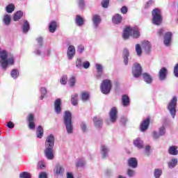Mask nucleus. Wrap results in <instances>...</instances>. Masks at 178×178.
Masks as SVG:
<instances>
[{
  "label": "nucleus",
  "instance_id": "obj_41",
  "mask_svg": "<svg viewBox=\"0 0 178 178\" xmlns=\"http://www.w3.org/2000/svg\"><path fill=\"white\" fill-rule=\"evenodd\" d=\"M15 11V4L10 3L6 7V12L7 13H13Z\"/></svg>",
  "mask_w": 178,
  "mask_h": 178
},
{
  "label": "nucleus",
  "instance_id": "obj_17",
  "mask_svg": "<svg viewBox=\"0 0 178 178\" xmlns=\"http://www.w3.org/2000/svg\"><path fill=\"white\" fill-rule=\"evenodd\" d=\"M95 67L97 72V74H96V78L101 79V76H102V73H104V66H102V64L96 63Z\"/></svg>",
  "mask_w": 178,
  "mask_h": 178
},
{
  "label": "nucleus",
  "instance_id": "obj_31",
  "mask_svg": "<svg viewBox=\"0 0 178 178\" xmlns=\"http://www.w3.org/2000/svg\"><path fill=\"white\" fill-rule=\"evenodd\" d=\"M178 160L177 159L172 158L168 163V165L169 169H173L177 166Z\"/></svg>",
  "mask_w": 178,
  "mask_h": 178
},
{
  "label": "nucleus",
  "instance_id": "obj_47",
  "mask_svg": "<svg viewBox=\"0 0 178 178\" xmlns=\"http://www.w3.org/2000/svg\"><path fill=\"white\" fill-rule=\"evenodd\" d=\"M60 83L62 86L67 84V75H63L60 79Z\"/></svg>",
  "mask_w": 178,
  "mask_h": 178
},
{
  "label": "nucleus",
  "instance_id": "obj_11",
  "mask_svg": "<svg viewBox=\"0 0 178 178\" xmlns=\"http://www.w3.org/2000/svg\"><path fill=\"white\" fill-rule=\"evenodd\" d=\"M76 55V47L74 45H70L67 50V56L70 60H72Z\"/></svg>",
  "mask_w": 178,
  "mask_h": 178
},
{
  "label": "nucleus",
  "instance_id": "obj_43",
  "mask_svg": "<svg viewBox=\"0 0 178 178\" xmlns=\"http://www.w3.org/2000/svg\"><path fill=\"white\" fill-rule=\"evenodd\" d=\"M40 99L42 100L44 98H45V95H47V88L45 87H41L40 89Z\"/></svg>",
  "mask_w": 178,
  "mask_h": 178
},
{
  "label": "nucleus",
  "instance_id": "obj_49",
  "mask_svg": "<svg viewBox=\"0 0 178 178\" xmlns=\"http://www.w3.org/2000/svg\"><path fill=\"white\" fill-rule=\"evenodd\" d=\"M101 5L102 8L106 9L109 6V0H102Z\"/></svg>",
  "mask_w": 178,
  "mask_h": 178
},
{
  "label": "nucleus",
  "instance_id": "obj_28",
  "mask_svg": "<svg viewBox=\"0 0 178 178\" xmlns=\"http://www.w3.org/2000/svg\"><path fill=\"white\" fill-rule=\"evenodd\" d=\"M54 172L56 175L63 176V173H65V168H63V166L58 164L56 166Z\"/></svg>",
  "mask_w": 178,
  "mask_h": 178
},
{
  "label": "nucleus",
  "instance_id": "obj_13",
  "mask_svg": "<svg viewBox=\"0 0 178 178\" xmlns=\"http://www.w3.org/2000/svg\"><path fill=\"white\" fill-rule=\"evenodd\" d=\"M62 100L57 99L54 102V111L57 115H60L62 113Z\"/></svg>",
  "mask_w": 178,
  "mask_h": 178
},
{
  "label": "nucleus",
  "instance_id": "obj_55",
  "mask_svg": "<svg viewBox=\"0 0 178 178\" xmlns=\"http://www.w3.org/2000/svg\"><path fill=\"white\" fill-rule=\"evenodd\" d=\"M81 129L83 133H86V131H87V124H86L84 122H82L81 123Z\"/></svg>",
  "mask_w": 178,
  "mask_h": 178
},
{
  "label": "nucleus",
  "instance_id": "obj_14",
  "mask_svg": "<svg viewBox=\"0 0 178 178\" xmlns=\"http://www.w3.org/2000/svg\"><path fill=\"white\" fill-rule=\"evenodd\" d=\"M173 34L172 32H167L164 34L163 44L165 47H169L172 42V37Z\"/></svg>",
  "mask_w": 178,
  "mask_h": 178
},
{
  "label": "nucleus",
  "instance_id": "obj_15",
  "mask_svg": "<svg viewBox=\"0 0 178 178\" xmlns=\"http://www.w3.org/2000/svg\"><path fill=\"white\" fill-rule=\"evenodd\" d=\"M166 76H168V69L166 67H163L159 72V77L161 81H163V80L166 79Z\"/></svg>",
  "mask_w": 178,
  "mask_h": 178
},
{
  "label": "nucleus",
  "instance_id": "obj_38",
  "mask_svg": "<svg viewBox=\"0 0 178 178\" xmlns=\"http://www.w3.org/2000/svg\"><path fill=\"white\" fill-rule=\"evenodd\" d=\"M22 17H23V12L22 11H17L13 17V20L14 22H19V20H20V19H22Z\"/></svg>",
  "mask_w": 178,
  "mask_h": 178
},
{
  "label": "nucleus",
  "instance_id": "obj_58",
  "mask_svg": "<svg viewBox=\"0 0 178 178\" xmlns=\"http://www.w3.org/2000/svg\"><path fill=\"white\" fill-rule=\"evenodd\" d=\"M157 34L159 37H163L165 35V29H160L157 31Z\"/></svg>",
  "mask_w": 178,
  "mask_h": 178
},
{
  "label": "nucleus",
  "instance_id": "obj_39",
  "mask_svg": "<svg viewBox=\"0 0 178 178\" xmlns=\"http://www.w3.org/2000/svg\"><path fill=\"white\" fill-rule=\"evenodd\" d=\"M19 70L13 69L11 70L10 76L13 79H14V80H16V79L19 77Z\"/></svg>",
  "mask_w": 178,
  "mask_h": 178
},
{
  "label": "nucleus",
  "instance_id": "obj_22",
  "mask_svg": "<svg viewBox=\"0 0 178 178\" xmlns=\"http://www.w3.org/2000/svg\"><path fill=\"white\" fill-rule=\"evenodd\" d=\"M142 48L144 49L145 54H149L151 52V42L145 41L142 44Z\"/></svg>",
  "mask_w": 178,
  "mask_h": 178
},
{
  "label": "nucleus",
  "instance_id": "obj_57",
  "mask_svg": "<svg viewBox=\"0 0 178 178\" xmlns=\"http://www.w3.org/2000/svg\"><path fill=\"white\" fill-rule=\"evenodd\" d=\"M136 175V172L131 169L127 170V175L129 177H133Z\"/></svg>",
  "mask_w": 178,
  "mask_h": 178
},
{
  "label": "nucleus",
  "instance_id": "obj_52",
  "mask_svg": "<svg viewBox=\"0 0 178 178\" xmlns=\"http://www.w3.org/2000/svg\"><path fill=\"white\" fill-rule=\"evenodd\" d=\"M154 2L155 1L154 0H149V1H147L145 5V9H148V8H151V6L154 5Z\"/></svg>",
  "mask_w": 178,
  "mask_h": 178
},
{
  "label": "nucleus",
  "instance_id": "obj_35",
  "mask_svg": "<svg viewBox=\"0 0 178 178\" xmlns=\"http://www.w3.org/2000/svg\"><path fill=\"white\" fill-rule=\"evenodd\" d=\"M143 77L144 81H145L147 84H151V83H152V76H151L149 74L145 72L143 74Z\"/></svg>",
  "mask_w": 178,
  "mask_h": 178
},
{
  "label": "nucleus",
  "instance_id": "obj_29",
  "mask_svg": "<svg viewBox=\"0 0 178 178\" xmlns=\"http://www.w3.org/2000/svg\"><path fill=\"white\" fill-rule=\"evenodd\" d=\"M36 137L37 138H42L44 137V128L41 125H39L36 129Z\"/></svg>",
  "mask_w": 178,
  "mask_h": 178
},
{
  "label": "nucleus",
  "instance_id": "obj_61",
  "mask_svg": "<svg viewBox=\"0 0 178 178\" xmlns=\"http://www.w3.org/2000/svg\"><path fill=\"white\" fill-rule=\"evenodd\" d=\"M150 149H151V147H149V145L146 146L145 149V154L147 155V156H149Z\"/></svg>",
  "mask_w": 178,
  "mask_h": 178
},
{
  "label": "nucleus",
  "instance_id": "obj_53",
  "mask_svg": "<svg viewBox=\"0 0 178 178\" xmlns=\"http://www.w3.org/2000/svg\"><path fill=\"white\" fill-rule=\"evenodd\" d=\"M85 0H78V5L80 8V9H83L86 6V2Z\"/></svg>",
  "mask_w": 178,
  "mask_h": 178
},
{
  "label": "nucleus",
  "instance_id": "obj_50",
  "mask_svg": "<svg viewBox=\"0 0 178 178\" xmlns=\"http://www.w3.org/2000/svg\"><path fill=\"white\" fill-rule=\"evenodd\" d=\"M84 165H86V160H84V159H79L76 163V166L79 168H81V166H84Z\"/></svg>",
  "mask_w": 178,
  "mask_h": 178
},
{
  "label": "nucleus",
  "instance_id": "obj_33",
  "mask_svg": "<svg viewBox=\"0 0 178 178\" xmlns=\"http://www.w3.org/2000/svg\"><path fill=\"white\" fill-rule=\"evenodd\" d=\"M30 31V23H29V21L25 20L24 21V24L22 25V32L24 34H27L29 31Z\"/></svg>",
  "mask_w": 178,
  "mask_h": 178
},
{
  "label": "nucleus",
  "instance_id": "obj_63",
  "mask_svg": "<svg viewBox=\"0 0 178 178\" xmlns=\"http://www.w3.org/2000/svg\"><path fill=\"white\" fill-rule=\"evenodd\" d=\"M120 122L123 126H126V123H127V118L126 117H122L120 119Z\"/></svg>",
  "mask_w": 178,
  "mask_h": 178
},
{
  "label": "nucleus",
  "instance_id": "obj_26",
  "mask_svg": "<svg viewBox=\"0 0 178 178\" xmlns=\"http://www.w3.org/2000/svg\"><path fill=\"white\" fill-rule=\"evenodd\" d=\"M122 104L123 106L127 107L130 105V97L127 95H123L122 96Z\"/></svg>",
  "mask_w": 178,
  "mask_h": 178
},
{
  "label": "nucleus",
  "instance_id": "obj_56",
  "mask_svg": "<svg viewBox=\"0 0 178 178\" xmlns=\"http://www.w3.org/2000/svg\"><path fill=\"white\" fill-rule=\"evenodd\" d=\"M173 74L175 77H178V63L174 66Z\"/></svg>",
  "mask_w": 178,
  "mask_h": 178
},
{
  "label": "nucleus",
  "instance_id": "obj_62",
  "mask_svg": "<svg viewBox=\"0 0 178 178\" xmlns=\"http://www.w3.org/2000/svg\"><path fill=\"white\" fill-rule=\"evenodd\" d=\"M127 10H128V8L125 6H122L120 9V12L123 15H126L127 13Z\"/></svg>",
  "mask_w": 178,
  "mask_h": 178
},
{
  "label": "nucleus",
  "instance_id": "obj_40",
  "mask_svg": "<svg viewBox=\"0 0 178 178\" xmlns=\"http://www.w3.org/2000/svg\"><path fill=\"white\" fill-rule=\"evenodd\" d=\"M81 99L83 101V102H87L88 99H90V93L87 92H82L81 95Z\"/></svg>",
  "mask_w": 178,
  "mask_h": 178
},
{
  "label": "nucleus",
  "instance_id": "obj_42",
  "mask_svg": "<svg viewBox=\"0 0 178 178\" xmlns=\"http://www.w3.org/2000/svg\"><path fill=\"white\" fill-rule=\"evenodd\" d=\"M70 87L73 88L76 86V76H72L68 80Z\"/></svg>",
  "mask_w": 178,
  "mask_h": 178
},
{
  "label": "nucleus",
  "instance_id": "obj_8",
  "mask_svg": "<svg viewBox=\"0 0 178 178\" xmlns=\"http://www.w3.org/2000/svg\"><path fill=\"white\" fill-rule=\"evenodd\" d=\"M143 74V67L139 63H134L132 66V76L135 79H138Z\"/></svg>",
  "mask_w": 178,
  "mask_h": 178
},
{
  "label": "nucleus",
  "instance_id": "obj_10",
  "mask_svg": "<svg viewBox=\"0 0 178 178\" xmlns=\"http://www.w3.org/2000/svg\"><path fill=\"white\" fill-rule=\"evenodd\" d=\"M110 121L111 123H115L118 120V109L116 107H113L109 113Z\"/></svg>",
  "mask_w": 178,
  "mask_h": 178
},
{
  "label": "nucleus",
  "instance_id": "obj_1",
  "mask_svg": "<svg viewBox=\"0 0 178 178\" xmlns=\"http://www.w3.org/2000/svg\"><path fill=\"white\" fill-rule=\"evenodd\" d=\"M0 67L3 72H6L9 66H14L15 56L12 53H8L6 50H1L0 48Z\"/></svg>",
  "mask_w": 178,
  "mask_h": 178
},
{
  "label": "nucleus",
  "instance_id": "obj_23",
  "mask_svg": "<svg viewBox=\"0 0 178 178\" xmlns=\"http://www.w3.org/2000/svg\"><path fill=\"white\" fill-rule=\"evenodd\" d=\"M93 122L95 127H97V129H101V127H102V118L99 117H94Z\"/></svg>",
  "mask_w": 178,
  "mask_h": 178
},
{
  "label": "nucleus",
  "instance_id": "obj_12",
  "mask_svg": "<svg viewBox=\"0 0 178 178\" xmlns=\"http://www.w3.org/2000/svg\"><path fill=\"white\" fill-rule=\"evenodd\" d=\"M151 122V119L149 117H148L147 119L144 120L141 123L140 126V130L143 133L144 131H146V130H148V127H149V123Z\"/></svg>",
  "mask_w": 178,
  "mask_h": 178
},
{
  "label": "nucleus",
  "instance_id": "obj_51",
  "mask_svg": "<svg viewBox=\"0 0 178 178\" xmlns=\"http://www.w3.org/2000/svg\"><path fill=\"white\" fill-rule=\"evenodd\" d=\"M85 48H84V45L83 44H79L77 47V52L78 54H83L84 52Z\"/></svg>",
  "mask_w": 178,
  "mask_h": 178
},
{
  "label": "nucleus",
  "instance_id": "obj_37",
  "mask_svg": "<svg viewBox=\"0 0 178 178\" xmlns=\"http://www.w3.org/2000/svg\"><path fill=\"white\" fill-rule=\"evenodd\" d=\"M75 22L76 25H78L79 27H81V26L84 24V19H83V17H81L80 15L76 16Z\"/></svg>",
  "mask_w": 178,
  "mask_h": 178
},
{
  "label": "nucleus",
  "instance_id": "obj_4",
  "mask_svg": "<svg viewBox=\"0 0 178 178\" xmlns=\"http://www.w3.org/2000/svg\"><path fill=\"white\" fill-rule=\"evenodd\" d=\"M152 24H154V26H161L162 24V13L159 8H154L152 11Z\"/></svg>",
  "mask_w": 178,
  "mask_h": 178
},
{
  "label": "nucleus",
  "instance_id": "obj_6",
  "mask_svg": "<svg viewBox=\"0 0 178 178\" xmlns=\"http://www.w3.org/2000/svg\"><path fill=\"white\" fill-rule=\"evenodd\" d=\"M100 90L104 95L110 94L111 90H112V81L110 79L103 80L100 86Z\"/></svg>",
  "mask_w": 178,
  "mask_h": 178
},
{
  "label": "nucleus",
  "instance_id": "obj_30",
  "mask_svg": "<svg viewBox=\"0 0 178 178\" xmlns=\"http://www.w3.org/2000/svg\"><path fill=\"white\" fill-rule=\"evenodd\" d=\"M168 152L170 155L176 156L178 155L177 146L172 145L168 148Z\"/></svg>",
  "mask_w": 178,
  "mask_h": 178
},
{
  "label": "nucleus",
  "instance_id": "obj_34",
  "mask_svg": "<svg viewBox=\"0 0 178 178\" xmlns=\"http://www.w3.org/2000/svg\"><path fill=\"white\" fill-rule=\"evenodd\" d=\"M131 37H133V38H138L140 37V31L138 28L131 29Z\"/></svg>",
  "mask_w": 178,
  "mask_h": 178
},
{
  "label": "nucleus",
  "instance_id": "obj_19",
  "mask_svg": "<svg viewBox=\"0 0 178 178\" xmlns=\"http://www.w3.org/2000/svg\"><path fill=\"white\" fill-rule=\"evenodd\" d=\"M138 165V161H137V159H136L134 157H131L128 160V165L130 168H133V169H136V168H137Z\"/></svg>",
  "mask_w": 178,
  "mask_h": 178
},
{
  "label": "nucleus",
  "instance_id": "obj_21",
  "mask_svg": "<svg viewBox=\"0 0 178 178\" xmlns=\"http://www.w3.org/2000/svg\"><path fill=\"white\" fill-rule=\"evenodd\" d=\"M123 20V17L120 14H115L112 17V22L114 24H120Z\"/></svg>",
  "mask_w": 178,
  "mask_h": 178
},
{
  "label": "nucleus",
  "instance_id": "obj_46",
  "mask_svg": "<svg viewBox=\"0 0 178 178\" xmlns=\"http://www.w3.org/2000/svg\"><path fill=\"white\" fill-rule=\"evenodd\" d=\"M161 176H162V170L160 168H156L154 172V177L159 178Z\"/></svg>",
  "mask_w": 178,
  "mask_h": 178
},
{
  "label": "nucleus",
  "instance_id": "obj_3",
  "mask_svg": "<svg viewBox=\"0 0 178 178\" xmlns=\"http://www.w3.org/2000/svg\"><path fill=\"white\" fill-rule=\"evenodd\" d=\"M63 123L67 134H73V122L72 121V113L70 111H65L63 115Z\"/></svg>",
  "mask_w": 178,
  "mask_h": 178
},
{
  "label": "nucleus",
  "instance_id": "obj_2",
  "mask_svg": "<svg viewBox=\"0 0 178 178\" xmlns=\"http://www.w3.org/2000/svg\"><path fill=\"white\" fill-rule=\"evenodd\" d=\"M55 145V136L54 134H50L46 138L44 143L45 149L44 150V156L47 159L52 161L55 156H54V147Z\"/></svg>",
  "mask_w": 178,
  "mask_h": 178
},
{
  "label": "nucleus",
  "instance_id": "obj_5",
  "mask_svg": "<svg viewBox=\"0 0 178 178\" xmlns=\"http://www.w3.org/2000/svg\"><path fill=\"white\" fill-rule=\"evenodd\" d=\"M177 106V97L174 96L167 106V109L172 119L176 117V108Z\"/></svg>",
  "mask_w": 178,
  "mask_h": 178
},
{
  "label": "nucleus",
  "instance_id": "obj_16",
  "mask_svg": "<svg viewBox=\"0 0 178 178\" xmlns=\"http://www.w3.org/2000/svg\"><path fill=\"white\" fill-rule=\"evenodd\" d=\"M29 122V128L30 130H34L35 129V123H34V115L29 114L27 118Z\"/></svg>",
  "mask_w": 178,
  "mask_h": 178
},
{
  "label": "nucleus",
  "instance_id": "obj_24",
  "mask_svg": "<svg viewBox=\"0 0 178 178\" xmlns=\"http://www.w3.org/2000/svg\"><path fill=\"white\" fill-rule=\"evenodd\" d=\"M134 145L138 148V149H143L144 147V142L141 140V138H138L135 140H134Z\"/></svg>",
  "mask_w": 178,
  "mask_h": 178
},
{
  "label": "nucleus",
  "instance_id": "obj_27",
  "mask_svg": "<svg viewBox=\"0 0 178 178\" xmlns=\"http://www.w3.org/2000/svg\"><path fill=\"white\" fill-rule=\"evenodd\" d=\"M130 35H131V29L130 26H128L124 29L122 38L124 40H128Z\"/></svg>",
  "mask_w": 178,
  "mask_h": 178
},
{
  "label": "nucleus",
  "instance_id": "obj_48",
  "mask_svg": "<svg viewBox=\"0 0 178 178\" xmlns=\"http://www.w3.org/2000/svg\"><path fill=\"white\" fill-rule=\"evenodd\" d=\"M19 178H31V173L29 172H22L19 174Z\"/></svg>",
  "mask_w": 178,
  "mask_h": 178
},
{
  "label": "nucleus",
  "instance_id": "obj_20",
  "mask_svg": "<svg viewBox=\"0 0 178 178\" xmlns=\"http://www.w3.org/2000/svg\"><path fill=\"white\" fill-rule=\"evenodd\" d=\"M101 154H102V157L103 158V159L108 158V154H109V148L108 147V146L102 145Z\"/></svg>",
  "mask_w": 178,
  "mask_h": 178
},
{
  "label": "nucleus",
  "instance_id": "obj_54",
  "mask_svg": "<svg viewBox=\"0 0 178 178\" xmlns=\"http://www.w3.org/2000/svg\"><path fill=\"white\" fill-rule=\"evenodd\" d=\"M159 133L161 136H165V133H166V129L165 128L164 126L159 128Z\"/></svg>",
  "mask_w": 178,
  "mask_h": 178
},
{
  "label": "nucleus",
  "instance_id": "obj_45",
  "mask_svg": "<svg viewBox=\"0 0 178 178\" xmlns=\"http://www.w3.org/2000/svg\"><path fill=\"white\" fill-rule=\"evenodd\" d=\"M135 48H136V52L138 56H141L143 54V49H141V45H140V44H136Z\"/></svg>",
  "mask_w": 178,
  "mask_h": 178
},
{
  "label": "nucleus",
  "instance_id": "obj_9",
  "mask_svg": "<svg viewBox=\"0 0 178 178\" xmlns=\"http://www.w3.org/2000/svg\"><path fill=\"white\" fill-rule=\"evenodd\" d=\"M102 22V19L101 18V16L99 15H94L92 17V26L95 30H97L98 27H99V24H101V22Z\"/></svg>",
  "mask_w": 178,
  "mask_h": 178
},
{
  "label": "nucleus",
  "instance_id": "obj_60",
  "mask_svg": "<svg viewBox=\"0 0 178 178\" xmlns=\"http://www.w3.org/2000/svg\"><path fill=\"white\" fill-rule=\"evenodd\" d=\"M82 67H83V69H88V67H90V62L89 61L83 62L82 64Z\"/></svg>",
  "mask_w": 178,
  "mask_h": 178
},
{
  "label": "nucleus",
  "instance_id": "obj_36",
  "mask_svg": "<svg viewBox=\"0 0 178 178\" xmlns=\"http://www.w3.org/2000/svg\"><path fill=\"white\" fill-rule=\"evenodd\" d=\"M56 27H58V24H56V22L51 21L49 25V31L50 33H55V31H56Z\"/></svg>",
  "mask_w": 178,
  "mask_h": 178
},
{
  "label": "nucleus",
  "instance_id": "obj_18",
  "mask_svg": "<svg viewBox=\"0 0 178 178\" xmlns=\"http://www.w3.org/2000/svg\"><path fill=\"white\" fill-rule=\"evenodd\" d=\"M129 56H130V52L129 51V49H124L122 52V58L124 59V64L125 66L129 65Z\"/></svg>",
  "mask_w": 178,
  "mask_h": 178
},
{
  "label": "nucleus",
  "instance_id": "obj_25",
  "mask_svg": "<svg viewBox=\"0 0 178 178\" xmlns=\"http://www.w3.org/2000/svg\"><path fill=\"white\" fill-rule=\"evenodd\" d=\"M71 104L74 106L79 105V94L74 93L71 95Z\"/></svg>",
  "mask_w": 178,
  "mask_h": 178
},
{
  "label": "nucleus",
  "instance_id": "obj_59",
  "mask_svg": "<svg viewBox=\"0 0 178 178\" xmlns=\"http://www.w3.org/2000/svg\"><path fill=\"white\" fill-rule=\"evenodd\" d=\"M161 136L160 135V134L158 133L157 131H153L152 137L154 140H158V138H159Z\"/></svg>",
  "mask_w": 178,
  "mask_h": 178
},
{
  "label": "nucleus",
  "instance_id": "obj_44",
  "mask_svg": "<svg viewBox=\"0 0 178 178\" xmlns=\"http://www.w3.org/2000/svg\"><path fill=\"white\" fill-rule=\"evenodd\" d=\"M75 65L77 69H83V60L81 58H78L76 60Z\"/></svg>",
  "mask_w": 178,
  "mask_h": 178
},
{
  "label": "nucleus",
  "instance_id": "obj_7",
  "mask_svg": "<svg viewBox=\"0 0 178 178\" xmlns=\"http://www.w3.org/2000/svg\"><path fill=\"white\" fill-rule=\"evenodd\" d=\"M37 44L35 46V50L33 51V54L37 56H40L42 54V48L44 47V42L42 37H39L36 38Z\"/></svg>",
  "mask_w": 178,
  "mask_h": 178
},
{
  "label": "nucleus",
  "instance_id": "obj_64",
  "mask_svg": "<svg viewBox=\"0 0 178 178\" xmlns=\"http://www.w3.org/2000/svg\"><path fill=\"white\" fill-rule=\"evenodd\" d=\"M39 178H48L47 172H42L39 174Z\"/></svg>",
  "mask_w": 178,
  "mask_h": 178
},
{
  "label": "nucleus",
  "instance_id": "obj_32",
  "mask_svg": "<svg viewBox=\"0 0 178 178\" xmlns=\"http://www.w3.org/2000/svg\"><path fill=\"white\" fill-rule=\"evenodd\" d=\"M10 22H12V18L10 17V15L6 14L3 18V24H4V26H10Z\"/></svg>",
  "mask_w": 178,
  "mask_h": 178
}]
</instances>
